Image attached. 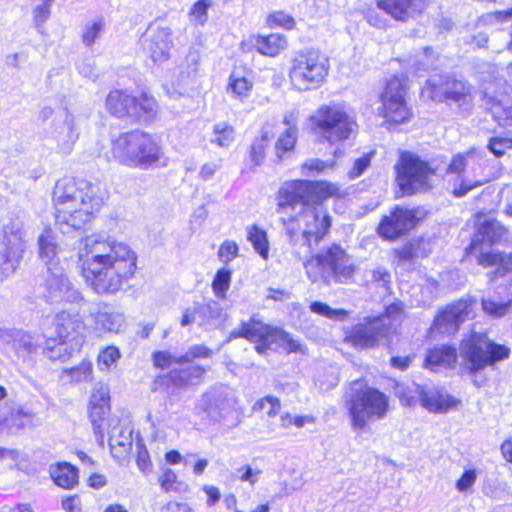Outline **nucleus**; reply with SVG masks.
Instances as JSON below:
<instances>
[{
	"mask_svg": "<svg viewBox=\"0 0 512 512\" xmlns=\"http://www.w3.org/2000/svg\"><path fill=\"white\" fill-rule=\"evenodd\" d=\"M111 153L119 163L132 168L165 166L168 161L152 136L140 130L120 134L112 143Z\"/></svg>",
	"mask_w": 512,
	"mask_h": 512,
	"instance_id": "obj_4",
	"label": "nucleus"
},
{
	"mask_svg": "<svg viewBox=\"0 0 512 512\" xmlns=\"http://www.w3.org/2000/svg\"><path fill=\"white\" fill-rule=\"evenodd\" d=\"M39 254L41 259L47 264H52L57 254V243L50 229H46L38 240Z\"/></svg>",
	"mask_w": 512,
	"mask_h": 512,
	"instance_id": "obj_37",
	"label": "nucleus"
},
{
	"mask_svg": "<svg viewBox=\"0 0 512 512\" xmlns=\"http://www.w3.org/2000/svg\"><path fill=\"white\" fill-rule=\"evenodd\" d=\"M507 255L504 256L498 252L481 253L477 259L479 265L483 267L497 266L496 270L489 273L491 280L503 277L508 272V264H506Z\"/></svg>",
	"mask_w": 512,
	"mask_h": 512,
	"instance_id": "obj_32",
	"label": "nucleus"
},
{
	"mask_svg": "<svg viewBox=\"0 0 512 512\" xmlns=\"http://www.w3.org/2000/svg\"><path fill=\"white\" fill-rule=\"evenodd\" d=\"M402 312H403L402 303H393V304L387 306L384 314L377 317V318H386L385 323L389 324L390 335H392L396 332L397 325L401 321Z\"/></svg>",
	"mask_w": 512,
	"mask_h": 512,
	"instance_id": "obj_52",
	"label": "nucleus"
},
{
	"mask_svg": "<svg viewBox=\"0 0 512 512\" xmlns=\"http://www.w3.org/2000/svg\"><path fill=\"white\" fill-rule=\"evenodd\" d=\"M78 258L83 277L98 294L119 291L136 269V255L127 244L97 235L81 240Z\"/></svg>",
	"mask_w": 512,
	"mask_h": 512,
	"instance_id": "obj_2",
	"label": "nucleus"
},
{
	"mask_svg": "<svg viewBox=\"0 0 512 512\" xmlns=\"http://www.w3.org/2000/svg\"><path fill=\"white\" fill-rule=\"evenodd\" d=\"M195 312L198 316V324L209 327L221 317L222 306L218 301L209 300L206 303H195Z\"/></svg>",
	"mask_w": 512,
	"mask_h": 512,
	"instance_id": "obj_31",
	"label": "nucleus"
},
{
	"mask_svg": "<svg viewBox=\"0 0 512 512\" xmlns=\"http://www.w3.org/2000/svg\"><path fill=\"white\" fill-rule=\"evenodd\" d=\"M407 96V81L398 77H393L386 83V87L380 96L381 106H386L394 102L404 101Z\"/></svg>",
	"mask_w": 512,
	"mask_h": 512,
	"instance_id": "obj_29",
	"label": "nucleus"
},
{
	"mask_svg": "<svg viewBox=\"0 0 512 512\" xmlns=\"http://www.w3.org/2000/svg\"><path fill=\"white\" fill-rule=\"evenodd\" d=\"M345 399L355 431H362L368 422L383 418L388 409V400L385 394L367 387L362 380L351 383L345 394Z\"/></svg>",
	"mask_w": 512,
	"mask_h": 512,
	"instance_id": "obj_7",
	"label": "nucleus"
},
{
	"mask_svg": "<svg viewBox=\"0 0 512 512\" xmlns=\"http://www.w3.org/2000/svg\"><path fill=\"white\" fill-rule=\"evenodd\" d=\"M230 338H245L254 342L259 354H265L267 350L277 348H283L288 352H296L300 349V344L284 330L271 327L254 317L247 322H242L239 328L231 331Z\"/></svg>",
	"mask_w": 512,
	"mask_h": 512,
	"instance_id": "obj_10",
	"label": "nucleus"
},
{
	"mask_svg": "<svg viewBox=\"0 0 512 512\" xmlns=\"http://www.w3.org/2000/svg\"><path fill=\"white\" fill-rule=\"evenodd\" d=\"M110 411V406H89V417L97 437L103 438L102 423Z\"/></svg>",
	"mask_w": 512,
	"mask_h": 512,
	"instance_id": "obj_50",
	"label": "nucleus"
},
{
	"mask_svg": "<svg viewBox=\"0 0 512 512\" xmlns=\"http://www.w3.org/2000/svg\"><path fill=\"white\" fill-rule=\"evenodd\" d=\"M307 277L314 283L347 284L353 281L356 265L346 251L332 244L304 262Z\"/></svg>",
	"mask_w": 512,
	"mask_h": 512,
	"instance_id": "obj_5",
	"label": "nucleus"
},
{
	"mask_svg": "<svg viewBox=\"0 0 512 512\" xmlns=\"http://www.w3.org/2000/svg\"><path fill=\"white\" fill-rule=\"evenodd\" d=\"M401 403L412 406L417 402L431 412H446L454 407L457 401L436 388H427L413 384L400 397Z\"/></svg>",
	"mask_w": 512,
	"mask_h": 512,
	"instance_id": "obj_17",
	"label": "nucleus"
},
{
	"mask_svg": "<svg viewBox=\"0 0 512 512\" xmlns=\"http://www.w3.org/2000/svg\"><path fill=\"white\" fill-rule=\"evenodd\" d=\"M310 129L320 142L338 145L355 133L357 124L340 102L320 105L308 118Z\"/></svg>",
	"mask_w": 512,
	"mask_h": 512,
	"instance_id": "obj_6",
	"label": "nucleus"
},
{
	"mask_svg": "<svg viewBox=\"0 0 512 512\" xmlns=\"http://www.w3.org/2000/svg\"><path fill=\"white\" fill-rule=\"evenodd\" d=\"M376 5L393 19L404 22L400 0H377Z\"/></svg>",
	"mask_w": 512,
	"mask_h": 512,
	"instance_id": "obj_54",
	"label": "nucleus"
},
{
	"mask_svg": "<svg viewBox=\"0 0 512 512\" xmlns=\"http://www.w3.org/2000/svg\"><path fill=\"white\" fill-rule=\"evenodd\" d=\"M108 197L107 190L98 183L70 178L57 181L53 200L56 206V224L63 234L80 230L90 222L93 214Z\"/></svg>",
	"mask_w": 512,
	"mask_h": 512,
	"instance_id": "obj_3",
	"label": "nucleus"
},
{
	"mask_svg": "<svg viewBox=\"0 0 512 512\" xmlns=\"http://www.w3.org/2000/svg\"><path fill=\"white\" fill-rule=\"evenodd\" d=\"M404 22L420 14L427 6V0H400Z\"/></svg>",
	"mask_w": 512,
	"mask_h": 512,
	"instance_id": "obj_55",
	"label": "nucleus"
},
{
	"mask_svg": "<svg viewBox=\"0 0 512 512\" xmlns=\"http://www.w3.org/2000/svg\"><path fill=\"white\" fill-rule=\"evenodd\" d=\"M89 406H110L109 387L106 384L97 383L95 385L91 394Z\"/></svg>",
	"mask_w": 512,
	"mask_h": 512,
	"instance_id": "obj_53",
	"label": "nucleus"
},
{
	"mask_svg": "<svg viewBox=\"0 0 512 512\" xmlns=\"http://www.w3.org/2000/svg\"><path fill=\"white\" fill-rule=\"evenodd\" d=\"M281 408L280 401L273 396H267L255 403L254 409L267 410L269 416H275Z\"/></svg>",
	"mask_w": 512,
	"mask_h": 512,
	"instance_id": "obj_62",
	"label": "nucleus"
},
{
	"mask_svg": "<svg viewBox=\"0 0 512 512\" xmlns=\"http://www.w3.org/2000/svg\"><path fill=\"white\" fill-rule=\"evenodd\" d=\"M19 357L26 358L37 352L38 346L34 338L23 331L16 330L11 346Z\"/></svg>",
	"mask_w": 512,
	"mask_h": 512,
	"instance_id": "obj_36",
	"label": "nucleus"
},
{
	"mask_svg": "<svg viewBox=\"0 0 512 512\" xmlns=\"http://www.w3.org/2000/svg\"><path fill=\"white\" fill-rule=\"evenodd\" d=\"M89 315L97 329L118 333L125 324L124 315L107 303H94L89 308Z\"/></svg>",
	"mask_w": 512,
	"mask_h": 512,
	"instance_id": "obj_21",
	"label": "nucleus"
},
{
	"mask_svg": "<svg viewBox=\"0 0 512 512\" xmlns=\"http://www.w3.org/2000/svg\"><path fill=\"white\" fill-rule=\"evenodd\" d=\"M483 310L492 316L501 317L508 313L509 304L507 303H496L491 300L482 301Z\"/></svg>",
	"mask_w": 512,
	"mask_h": 512,
	"instance_id": "obj_64",
	"label": "nucleus"
},
{
	"mask_svg": "<svg viewBox=\"0 0 512 512\" xmlns=\"http://www.w3.org/2000/svg\"><path fill=\"white\" fill-rule=\"evenodd\" d=\"M230 282L231 271L225 268L218 270L212 282V289L214 294L218 298L224 299L226 292L230 287Z\"/></svg>",
	"mask_w": 512,
	"mask_h": 512,
	"instance_id": "obj_47",
	"label": "nucleus"
},
{
	"mask_svg": "<svg viewBox=\"0 0 512 512\" xmlns=\"http://www.w3.org/2000/svg\"><path fill=\"white\" fill-rule=\"evenodd\" d=\"M238 251H239V247L236 242L231 241V240H226L219 247L218 257L222 262H224L225 264H228L235 257H237Z\"/></svg>",
	"mask_w": 512,
	"mask_h": 512,
	"instance_id": "obj_59",
	"label": "nucleus"
},
{
	"mask_svg": "<svg viewBox=\"0 0 512 512\" xmlns=\"http://www.w3.org/2000/svg\"><path fill=\"white\" fill-rule=\"evenodd\" d=\"M45 287V298L52 304L74 303L82 300L80 292L74 287L62 268L48 267Z\"/></svg>",
	"mask_w": 512,
	"mask_h": 512,
	"instance_id": "obj_18",
	"label": "nucleus"
},
{
	"mask_svg": "<svg viewBox=\"0 0 512 512\" xmlns=\"http://www.w3.org/2000/svg\"><path fill=\"white\" fill-rule=\"evenodd\" d=\"M252 88V81L236 72L231 74L228 89L231 91L233 97L243 100L250 95Z\"/></svg>",
	"mask_w": 512,
	"mask_h": 512,
	"instance_id": "obj_39",
	"label": "nucleus"
},
{
	"mask_svg": "<svg viewBox=\"0 0 512 512\" xmlns=\"http://www.w3.org/2000/svg\"><path fill=\"white\" fill-rule=\"evenodd\" d=\"M234 139V128L227 123H218L214 126L210 142L220 148H227L233 143Z\"/></svg>",
	"mask_w": 512,
	"mask_h": 512,
	"instance_id": "obj_42",
	"label": "nucleus"
},
{
	"mask_svg": "<svg viewBox=\"0 0 512 512\" xmlns=\"http://www.w3.org/2000/svg\"><path fill=\"white\" fill-rule=\"evenodd\" d=\"M422 96L436 102H453L466 110L473 103L471 85L450 75L431 76L422 88Z\"/></svg>",
	"mask_w": 512,
	"mask_h": 512,
	"instance_id": "obj_12",
	"label": "nucleus"
},
{
	"mask_svg": "<svg viewBox=\"0 0 512 512\" xmlns=\"http://www.w3.org/2000/svg\"><path fill=\"white\" fill-rule=\"evenodd\" d=\"M270 142V134L267 130L262 129L260 136L256 137L251 144L249 157L254 167L262 165L265 159V149Z\"/></svg>",
	"mask_w": 512,
	"mask_h": 512,
	"instance_id": "obj_38",
	"label": "nucleus"
},
{
	"mask_svg": "<svg viewBox=\"0 0 512 512\" xmlns=\"http://www.w3.org/2000/svg\"><path fill=\"white\" fill-rule=\"evenodd\" d=\"M457 362V351L451 346L436 347L429 351L426 357V365L434 370L436 367L442 366L452 368Z\"/></svg>",
	"mask_w": 512,
	"mask_h": 512,
	"instance_id": "obj_26",
	"label": "nucleus"
},
{
	"mask_svg": "<svg viewBox=\"0 0 512 512\" xmlns=\"http://www.w3.org/2000/svg\"><path fill=\"white\" fill-rule=\"evenodd\" d=\"M102 30V21L87 24L82 35L83 43L86 46H91L95 42V40L100 36Z\"/></svg>",
	"mask_w": 512,
	"mask_h": 512,
	"instance_id": "obj_60",
	"label": "nucleus"
},
{
	"mask_svg": "<svg viewBox=\"0 0 512 512\" xmlns=\"http://www.w3.org/2000/svg\"><path fill=\"white\" fill-rule=\"evenodd\" d=\"M337 190L326 181L308 180L286 181L280 187L276 211L282 215L292 253L298 259H307L328 233L331 219L321 203Z\"/></svg>",
	"mask_w": 512,
	"mask_h": 512,
	"instance_id": "obj_1",
	"label": "nucleus"
},
{
	"mask_svg": "<svg viewBox=\"0 0 512 512\" xmlns=\"http://www.w3.org/2000/svg\"><path fill=\"white\" fill-rule=\"evenodd\" d=\"M43 354L51 360L66 361L70 358L72 350L66 339H47L44 342Z\"/></svg>",
	"mask_w": 512,
	"mask_h": 512,
	"instance_id": "obj_34",
	"label": "nucleus"
},
{
	"mask_svg": "<svg viewBox=\"0 0 512 512\" xmlns=\"http://www.w3.org/2000/svg\"><path fill=\"white\" fill-rule=\"evenodd\" d=\"M426 244L429 243L424 239L414 240L407 243L401 249H398L395 252L401 261H407L415 257H425L428 255V253L426 251H422L421 246H425Z\"/></svg>",
	"mask_w": 512,
	"mask_h": 512,
	"instance_id": "obj_45",
	"label": "nucleus"
},
{
	"mask_svg": "<svg viewBox=\"0 0 512 512\" xmlns=\"http://www.w3.org/2000/svg\"><path fill=\"white\" fill-rule=\"evenodd\" d=\"M328 71V58L319 50L306 49L292 58L288 76L296 90L310 91L324 83Z\"/></svg>",
	"mask_w": 512,
	"mask_h": 512,
	"instance_id": "obj_8",
	"label": "nucleus"
},
{
	"mask_svg": "<svg viewBox=\"0 0 512 512\" xmlns=\"http://www.w3.org/2000/svg\"><path fill=\"white\" fill-rule=\"evenodd\" d=\"M507 234L506 228L497 220L484 221L478 228L476 239L473 241H484L491 244L501 242Z\"/></svg>",
	"mask_w": 512,
	"mask_h": 512,
	"instance_id": "obj_30",
	"label": "nucleus"
},
{
	"mask_svg": "<svg viewBox=\"0 0 512 512\" xmlns=\"http://www.w3.org/2000/svg\"><path fill=\"white\" fill-rule=\"evenodd\" d=\"M64 129L66 130V134L59 140V146L64 153H69L73 144L79 137L77 119L69 111H66L65 114Z\"/></svg>",
	"mask_w": 512,
	"mask_h": 512,
	"instance_id": "obj_35",
	"label": "nucleus"
},
{
	"mask_svg": "<svg viewBox=\"0 0 512 512\" xmlns=\"http://www.w3.org/2000/svg\"><path fill=\"white\" fill-rule=\"evenodd\" d=\"M452 184V194L461 198L467 195L474 188L480 187L484 185L487 180L484 178H479L478 170L475 172H468L466 174L456 176L452 180H450Z\"/></svg>",
	"mask_w": 512,
	"mask_h": 512,
	"instance_id": "obj_27",
	"label": "nucleus"
},
{
	"mask_svg": "<svg viewBox=\"0 0 512 512\" xmlns=\"http://www.w3.org/2000/svg\"><path fill=\"white\" fill-rule=\"evenodd\" d=\"M256 49L263 55L274 57L287 48V40L279 34L259 37L255 43Z\"/></svg>",
	"mask_w": 512,
	"mask_h": 512,
	"instance_id": "obj_33",
	"label": "nucleus"
},
{
	"mask_svg": "<svg viewBox=\"0 0 512 512\" xmlns=\"http://www.w3.org/2000/svg\"><path fill=\"white\" fill-rule=\"evenodd\" d=\"M508 356L509 348L492 342L484 333L472 332L460 345L462 368L469 374H476Z\"/></svg>",
	"mask_w": 512,
	"mask_h": 512,
	"instance_id": "obj_9",
	"label": "nucleus"
},
{
	"mask_svg": "<svg viewBox=\"0 0 512 512\" xmlns=\"http://www.w3.org/2000/svg\"><path fill=\"white\" fill-rule=\"evenodd\" d=\"M226 394L222 389L213 388L200 399L197 408L214 421H219L227 407Z\"/></svg>",
	"mask_w": 512,
	"mask_h": 512,
	"instance_id": "obj_22",
	"label": "nucleus"
},
{
	"mask_svg": "<svg viewBox=\"0 0 512 512\" xmlns=\"http://www.w3.org/2000/svg\"><path fill=\"white\" fill-rule=\"evenodd\" d=\"M476 170H481L479 164L475 161H470L467 157L462 154L455 155L448 166L447 173L453 174L456 176H460L466 174L470 171L475 172Z\"/></svg>",
	"mask_w": 512,
	"mask_h": 512,
	"instance_id": "obj_44",
	"label": "nucleus"
},
{
	"mask_svg": "<svg viewBox=\"0 0 512 512\" xmlns=\"http://www.w3.org/2000/svg\"><path fill=\"white\" fill-rule=\"evenodd\" d=\"M173 31L169 26L160 23H151L142 36V48L144 53L154 63H163L170 59L173 47Z\"/></svg>",
	"mask_w": 512,
	"mask_h": 512,
	"instance_id": "obj_16",
	"label": "nucleus"
},
{
	"mask_svg": "<svg viewBox=\"0 0 512 512\" xmlns=\"http://www.w3.org/2000/svg\"><path fill=\"white\" fill-rule=\"evenodd\" d=\"M416 223V216L412 210L395 207L389 215L383 216L377 232L386 240H396L410 231Z\"/></svg>",
	"mask_w": 512,
	"mask_h": 512,
	"instance_id": "obj_19",
	"label": "nucleus"
},
{
	"mask_svg": "<svg viewBox=\"0 0 512 512\" xmlns=\"http://www.w3.org/2000/svg\"><path fill=\"white\" fill-rule=\"evenodd\" d=\"M56 333L59 339H74L83 328V322L78 314L61 311L55 318Z\"/></svg>",
	"mask_w": 512,
	"mask_h": 512,
	"instance_id": "obj_25",
	"label": "nucleus"
},
{
	"mask_svg": "<svg viewBox=\"0 0 512 512\" xmlns=\"http://www.w3.org/2000/svg\"><path fill=\"white\" fill-rule=\"evenodd\" d=\"M120 351L114 346H108L103 349L97 358L99 370H109L120 358Z\"/></svg>",
	"mask_w": 512,
	"mask_h": 512,
	"instance_id": "obj_51",
	"label": "nucleus"
},
{
	"mask_svg": "<svg viewBox=\"0 0 512 512\" xmlns=\"http://www.w3.org/2000/svg\"><path fill=\"white\" fill-rule=\"evenodd\" d=\"M310 310L313 313L322 315L330 320L344 321L349 313L344 309H334L323 302L315 301L310 304Z\"/></svg>",
	"mask_w": 512,
	"mask_h": 512,
	"instance_id": "obj_46",
	"label": "nucleus"
},
{
	"mask_svg": "<svg viewBox=\"0 0 512 512\" xmlns=\"http://www.w3.org/2000/svg\"><path fill=\"white\" fill-rule=\"evenodd\" d=\"M470 314V304L466 300H459L448 305L434 319L432 329L439 333L451 334L458 330Z\"/></svg>",
	"mask_w": 512,
	"mask_h": 512,
	"instance_id": "obj_20",
	"label": "nucleus"
},
{
	"mask_svg": "<svg viewBox=\"0 0 512 512\" xmlns=\"http://www.w3.org/2000/svg\"><path fill=\"white\" fill-rule=\"evenodd\" d=\"M25 248L22 225L17 221H10L3 227L0 236V272L8 277L15 269Z\"/></svg>",
	"mask_w": 512,
	"mask_h": 512,
	"instance_id": "obj_14",
	"label": "nucleus"
},
{
	"mask_svg": "<svg viewBox=\"0 0 512 512\" xmlns=\"http://www.w3.org/2000/svg\"><path fill=\"white\" fill-rule=\"evenodd\" d=\"M212 354L211 349L204 345H193L188 351L179 357L177 364H183L193 361L196 358H209Z\"/></svg>",
	"mask_w": 512,
	"mask_h": 512,
	"instance_id": "obj_56",
	"label": "nucleus"
},
{
	"mask_svg": "<svg viewBox=\"0 0 512 512\" xmlns=\"http://www.w3.org/2000/svg\"><path fill=\"white\" fill-rule=\"evenodd\" d=\"M92 371V363L89 361H82L76 367L64 369L62 371L61 378L74 383L87 382L92 378Z\"/></svg>",
	"mask_w": 512,
	"mask_h": 512,
	"instance_id": "obj_41",
	"label": "nucleus"
},
{
	"mask_svg": "<svg viewBox=\"0 0 512 512\" xmlns=\"http://www.w3.org/2000/svg\"><path fill=\"white\" fill-rule=\"evenodd\" d=\"M268 23L270 26L283 27L285 29H293L295 26V20L291 16L283 13L276 12L268 17Z\"/></svg>",
	"mask_w": 512,
	"mask_h": 512,
	"instance_id": "obj_63",
	"label": "nucleus"
},
{
	"mask_svg": "<svg viewBox=\"0 0 512 512\" xmlns=\"http://www.w3.org/2000/svg\"><path fill=\"white\" fill-rule=\"evenodd\" d=\"M488 148L495 156L500 157L507 150L512 149V139L506 137L491 138Z\"/></svg>",
	"mask_w": 512,
	"mask_h": 512,
	"instance_id": "obj_61",
	"label": "nucleus"
},
{
	"mask_svg": "<svg viewBox=\"0 0 512 512\" xmlns=\"http://www.w3.org/2000/svg\"><path fill=\"white\" fill-rule=\"evenodd\" d=\"M206 370L198 365L190 366L180 373V378L185 385L198 383L204 376Z\"/></svg>",
	"mask_w": 512,
	"mask_h": 512,
	"instance_id": "obj_58",
	"label": "nucleus"
},
{
	"mask_svg": "<svg viewBox=\"0 0 512 512\" xmlns=\"http://www.w3.org/2000/svg\"><path fill=\"white\" fill-rule=\"evenodd\" d=\"M211 6L209 0H198L189 12L190 22L194 25L203 26L208 20V8Z\"/></svg>",
	"mask_w": 512,
	"mask_h": 512,
	"instance_id": "obj_49",
	"label": "nucleus"
},
{
	"mask_svg": "<svg viewBox=\"0 0 512 512\" xmlns=\"http://www.w3.org/2000/svg\"><path fill=\"white\" fill-rule=\"evenodd\" d=\"M106 110L117 118L150 121L157 113V102L146 93L134 97L123 90L109 92L105 99Z\"/></svg>",
	"mask_w": 512,
	"mask_h": 512,
	"instance_id": "obj_11",
	"label": "nucleus"
},
{
	"mask_svg": "<svg viewBox=\"0 0 512 512\" xmlns=\"http://www.w3.org/2000/svg\"><path fill=\"white\" fill-rule=\"evenodd\" d=\"M378 111L390 124H402L409 121L412 117V111L408 107L406 100L381 106L378 108Z\"/></svg>",
	"mask_w": 512,
	"mask_h": 512,
	"instance_id": "obj_28",
	"label": "nucleus"
},
{
	"mask_svg": "<svg viewBox=\"0 0 512 512\" xmlns=\"http://www.w3.org/2000/svg\"><path fill=\"white\" fill-rule=\"evenodd\" d=\"M297 139L298 133L284 131L280 134L275 143V154L280 161L294 150Z\"/></svg>",
	"mask_w": 512,
	"mask_h": 512,
	"instance_id": "obj_43",
	"label": "nucleus"
},
{
	"mask_svg": "<svg viewBox=\"0 0 512 512\" xmlns=\"http://www.w3.org/2000/svg\"><path fill=\"white\" fill-rule=\"evenodd\" d=\"M334 161H322L320 159H308L302 165V174L309 175L310 172L322 173L326 169L334 167Z\"/></svg>",
	"mask_w": 512,
	"mask_h": 512,
	"instance_id": "obj_57",
	"label": "nucleus"
},
{
	"mask_svg": "<svg viewBox=\"0 0 512 512\" xmlns=\"http://www.w3.org/2000/svg\"><path fill=\"white\" fill-rule=\"evenodd\" d=\"M34 420L35 414L32 411L24 410L23 408L12 410L9 416H0V432L4 430L15 432L34 427Z\"/></svg>",
	"mask_w": 512,
	"mask_h": 512,
	"instance_id": "obj_23",
	"label": "nucleus"
},
{
	"mask_svg": "<svg viewBox=\"0 0 512 512\" xmlns=\"http://www.w3.org/2000/svg\"><path fill=\"white\" fill-rule=\"evenodd\" d=\"M247 238L251 242L255 251L264 259L268 258L269 244L267 234L257 225L248 228Z\"/></svg>",
	"mask_w": 512,
	"mask_h": 512,
	"instance_id": "obj_40",
	"label": "nucleus"
},
{
	"mask_svg": "<svg viewBox=\"0 0 512 512\" xmlns=\"http://www.w3.org/2000/svg\"><path fill=\"white\" fill-rule=\"evenodd\" d=\"M49 473L54 483L64 489H72L78 484V469L70 463L52 464Z\"/></svg>",
	"mask_w": 512,
	"mask_h": 512,
	"instance_id": "obj_24",
	"label": "nucleus"
},
{
	"mask_svg": "<svg viewBox=\"0 0 512 512\" xmlns=\"http://www.w3.org/2000/svg\"><path fill=\"white\" fill-rule=\"evenodd\" d=\"M109 445L116 457H122L129 452L132 446L131 432L128 435H111Z\"/></svg>",
	"mask_w": 512,
	"mask_h": 512,
	"instance_id": "obj_48",
	"label": "nucleus"
},
{
	"mask_svg": "<svg viewBox=\"0 0 512 512\" xmlns=\"http://www.w3.org/2000/svg\"><path fill=\"white\" fill-rule=\"evenodd\" d=\"M396 181L406 194H414L430 187L429 179L434 170L411 152H403L395 166Z\"/></svg>",
	"mask_w": 512,
	"mask_h": 512,
	"instance_id": "obj_13",
	"label": "nucleus"
},
{
	"mask_svg": "<svg viewBox=\"0 0 512 512\" xmlns=\"http://www.w3.org/2000/svg\"><path fill=\"white\" fill-rule=\"evenodd\" d=\"M386 318H367L354 325L345 336V341L357 349H371L389 342L390 327Z\"/></svg>",
	"mask_w": 512,
	"mask_h": 512,
	"instance_id": "obj_15",
	"label": "nucleus"
}]
</instances>
